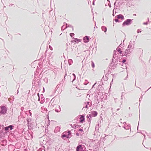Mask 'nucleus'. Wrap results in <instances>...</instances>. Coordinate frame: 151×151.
<instances>
[{"label": "nucleus", "mask_w": 151, "mask_h": 151, "mask_svg": "<svg viewBox=\"0 0 151 151\" xmlns=\"http://www.w3.org/2000/svg\"><path fill=\"white\" fill-rule=\"evenodd\" d=\"M71 131L70 130H68L67 132H65L62 134L61 137L62 138L64 139L65 137V138L68 139L70 138L71 137Z\"/></svg>", "instance_id": "obj_1"}, {"label": "nucleus", "mask_w": 151, "mask_h": 151, "mask_svg": "<svg viewBox=\"0 0 151 151\" xmlns=\"http://www.w3.org/2000/svg\"><path fill=\"white\" fill-rule=\"evenodd\" d=\"M0 107L1 109L0 114L3 115L6 114L7 110V108L4 106H1Z\"/></svg>", "instance_id": "obj_2"}, {"label": "nucleus", "mask_w": 151, "mask_h": 151, "mask_svg": "<svg viewBox=\"0 0 151 151\" xmlns=\"http://www.w3.org/2000/svg\"><path fill=\"white\" fill-rule=\"evenodd\" d=\"M132 19H127L123 22L122 25L123 26H124L125 25H129L132 23Z\"/></svg>", "instance_id": "obj_3"}, {"label": "nucleus", "mask_w": 151, "mask_h": 151, "mask_svg": "<svg viewBox=\"0 0 151 151\" xmlns=\"http://www.w3.org/2000/svg\"><path fill=\"white\" fill-rule=\"evenodd\" d=\"M132 49L127 48V49H126L124 52V55L125 56L127 57L129 55V54L132 52Z\"/></svg>", "instance_id": "obj_4"}, {"label": "nucleus", "mask_w": 151, "mask_h": 151, "mask_svg": "<svg viewBox=\"0 0 151 151\" xmlns=\"http://www.w3.org/2000/svg\"><path fill=\"white\" fill-rule=\"evenodd\" d=\"M84 146L82 145H80L78 146L76 148V151H84L83 149L84 148Z\"/></svg>", "instance_id": "obj_5"}, {"label": "nucleus", "mask_w": 151, "mask_h": 151, "mask_svg": "<svg viewBox=\"0 0 151 151\" xmlns=\"http://www.w3.org/2000/svg\"><path fill=\"white\" fill-rule=\"evenodd\" d=\"M14 126L13 124L10 125L7 127H4V130L7 131L9 130H11L13 129Z\"/></svg>", "instance_id": "obj_6"}, {"label": "nucleus", "mask_w": 151, "mask_h": 151, "mask_svg": "<svg viewBox=\"0 0 151 151\" xmlns=\"http://www.w3.org/2000/svg\"><path fill=\"white\" fill-rule=\"evenodd\" d=\"M84 104L85 105V107L87 109H88L89 108V107L91 106L92 104V103L89 101L85 102Z\"/></svg>", "instance_id": "obj_7"}, {"label": "nucleus", "mask_w": 151, "mask_h": 151, "mask_svg": "<svg viewBox=\"0 0 151 151\" xmlns=\"http://www.w3.org/2000/svg\"><path fill=\"white\" fill-rule=\"evenodd\" d=\"M15 148L14 146L12 145H10L8 146L9 151H14Z\"/></svg>", "instance_id": "obj_8"}, {"label": "nucleus", "mask_w": 151, "mask_h": 151, "mask_svg": "<svg viewBox=\"0 0 151 151\" xmlns=\"http://www.w3.org/2000/svg\"><path fill=\"white\" fill-rule=\"evenodd\" d=\"M80 123H82L85 121L84 115H80Z\"/></svg>", "instance_id": "obj_9"}, {"label": "nucleus", "mask_w": 151, "mask_h": 151, "mask_svg": "<svg viewBox=\"0 0 151 151\" xmlns=\"http://www.w3.org/2000/svg\"><path fill=\"white\" fill-rule=\"evenodd\" d=\"M134 41L133 42H132L131 41H130L127 47V48H130V49H131L132 48H133L134 46Z\"/></svg>", "instance_id": "obj_10"}, {"label": "nucleus", "mask_w": 151, "mask_h": 151, "mask_svg": "<svg viewBox=\"0 0 151 151\" xmlns=\"http://www.w3.org/2000/svg\"><path fill=\"white\" fill-rule=\"evenodd\" d=\"M115 18H117L118 19H120L121 20H123L124 19V17L123 15L121 14H119L117 16H116Z\"/></svg>", "instance_id": "obj_11"}, {"label": "nucleus", "mask_w": 151, "mask_h": 151, "mask_svg": "<svg viewBox=\"0 0 151 151\" xmlns=\"http://www.w3.org/2000/svg\"><path fill=\"white\" fill-rule=\"evenodd\" d=\"M83 40L85 43H87L89 41V38L88 36H86L83 38Z\"/></svg>", "instance_id": "obj_12"}, {"label": "nucleus", "mask_w": 151, "mask_h": 151, "mask_svg": "<svg viewBox=\"0 0 151 151\" xmlns=\"http://www.w3.org/2000/svg\"><path fill=\"white\" fill-rule=\"evenodd\" d=\"M61 111L60 107L59 105H57L55 109V111L57 112H60Z\"/></svg>", "instance_id": "obj_13"}, {"label": "nucleus", "mask_w": 151, "mask_h": 151, "mask_svg": "<svg viewBox=\"0 0 151 151\" xmlns=\"http://www.w3.org/2000/svg\"><path fill=\"white\" fill-rule=\"evenodd\" d=\"M122 44H120L116 48V50L119 52V54H122V52H123L121 50V49L120 48H119V47H121Z\"/></svg>", "instance_id": "obj_14"}, {"label": "nucleus", "mask_w": 151, "mask_h": 151, "mask_svg": "<svg viewBox=\"0 0 151 151\" xmlns=\"http://www.w3.org/2000/svg\"><path fill=\"white\" fill-rule=\"evenodd\" d=\"M31 119L30 118H27V122L29 127H31Z\"/></svg>", "instance_id": "obj_15"}, {"label": "nucleus", "mask_w": 151, "mask_h": 151, "mask_svg": "<svg viewBox=\"0 0 151 151\" xmlns=\"http://www.w3.org/2000/svg\"><path fill=\"white\" fill-rule=\"evenodd\" d=\"M91 114L92 116L95 117L98 114L97 112L96 111H91Z\"/></svg>", "instance_id": "obj_16"}, {"label": "nucleus", "mask_w": 151, "mask_h": 151, "mask_svg": "<svg viewBox=\"0 0 151 151\" xmlns=\"http://www.w3.org/2000/svg\"><path fill=\"white\" fill-rule=\"evenodd\" d=\"M40 97H41V101L40 102V103L41 104H42L45 101V100H44L45 98H44V97H43V95L42 94H41Z\"/></svg>", "instance_id": "obj_17"}, {"label": "nucleus", "mask_w": 151, "mask_h": 151, "mask_svg": "<svg viewBox=\"0 0 151 151\" xmlns=\"http://www.w3.org/2000/svg\"><path fill=\"white\" fill-rule=\"evenodd\" d=\"M101 29L102 31H104L105 33H106L107 30V28L105 26H102L101 27Z\"/></svg>", "instance_id": "obj_18"}, {"label": "nucleus", "mask_w": 151, "mask_h": 151, "mask_svg": "<svg viewBox=\"0 0 151 151\" xmlns=\"http://www.w3.org/2000/svg\"><path fill=\"white\" fill-rule=\"evenodd\" d=\"M60 128L59 127H56L55 129L54 132H59L60 130Z\"/></svg>", "instance_id": "obj_19"}, {"label": "nucleus", "mask_w": 151, "mask_h": 151, "mask_svg": "<svg viewBox=\"0 0 151 151\" xmlns=\"http://www.w3.org/2000/svg\"><path fill=\"white\" fill-rule=\"evenodd\" d=\"M74 40L73 41L75 42L76 43H78L79 42H81V39L76 38H74Z\"/></svg>", "instance_id": "obj_20"}, {"label": "nucleus", "mask_w": 151, "mask_h": 151, "mask_svg": "<svg viewBox=\"0 0 151 151\" xmlns=\"http://www.w3.org/2000/svg\"><path fill=\"white\" fill-rule=\"evenodd\" d=\"M116 52L115 50L114 51V55L113 56V58L112 59V62H114V60L116 56Z\"/></svg>", "instance_id": "obj_21"}, {"label": "nucleus", "mask_w": 151, "mask_h": 151, "mask_svg": "<svg viewBox=\"0 0 151 151\" xmlns=\"http://www.w3.org/2000/svg\"><path fill=\"white\" fill-rule=\"evenodd\" d=\"M81 127V126L79 125H76V124H74L72 126V127L73 128H78V127Z\"/></svg>", "instance_id": "obj_22"}, {"label": "nucleus", "mask_w": 151, "mask_h": 151, "mask_svg": "<svg viewBox=\"0 0 151 151\" xmlns=\"http://www.w3.org/2000/svg\"><path fill=\"white\" fill-rule=\"evenodd\" d=\"M69 65H71L72 63H73V60L71 59H69L68 60Z\"/></svg>", "instance_id": "obj_23"}, {"label": "nucleus", "mask_w": 151, "mask_h": 151, "mask_svg": "<svg viewBox=\"0 0 151 151\" xmlns=\"http://www.w3.org/2000/svg\"><path fill=\"white\" fill-rule=\"evenodd\" d=\"M71 27V28H72V30H73V26H71V25H70L69 26L68 24H66V27H65V29L67 28V27Z\"/></svg>", "instance_id": "obj_24"}, {"label": "nucleus", "mask_w": 151, "mask_h": 151, "mask_svg": "<svg viewBox=\"0 0 151 151\" xmlns=\"http://www.w3.org/2000/svg\"><path fill=\"white\" fill-rule=\"evenodd\" d=\"M72 75L74 77V78L73 79V81H72L73 82L74 81H75L76 79V76L75 74L74 73H73L72 74Z\"/></svg>", "instance_id": "obj_25"}, {"label": "nucleus", "mask_w": 151, "mask_h": 151, "mask_svg": "<svg viewBox=\"0 0 151 151\" xmlns=\"http://www.w3.org/2000/svg\"><path fill=\"white\" fill-rule=\"evenodd\" d=\"M148 19V22H144L143 23V24H144V25H147L148 24V22L149 21V18H148L147 19Z\"/></svg>", "instance_id": "obj_26"}, {"label": "nucleus", "mask_w": 151, "mask_h": 151, "mask_svg": "<svg viewBox=\"0 0 151 151\" xmlns=\"http://www.w3.org/2000/svg\"><path fill=\"white\" fill-rule=\"evenodd\" d=\"M91 66L92 68H94L95 67V64L93 61H92Z\"/></svg>", "instance_id": "obj_27"}, {"label": "nucleus", "mask_w": 151, "mask_h": 151, "mask_svg": "<svg viewBox=\"0 0 151 151\" xmlns=\"http://www.w3.org/2000/svg\"><path fill=\"white\" fill-rule=\"evenodd\" d=\"M115 21L116 22H120L119 21V19H118L117 18L116 19H115Z\"/></svg>", "instance_id": "obj_28"}, {"label": "nucleus", "mask_w": 151, "mask_h": 151, "mask_svg": "<svg viewBox=\"0 0 151 151\" xmlns=\"http://www.w3.org/2000/svg\"><path fill=\"white\" fill-rule=\"evenodd\" d=\"M70 36L71 37H73V36L74 35V33H71L70 34Z\"/></svg>", "instance_id": "obj_29"}, {"label": "nucleus", "mask_w": 151, "mask_h": 151, "mask_svg": "<svg viewBox=\"0 0 151 151\" xmlns=\"http://www.w3.org/2000/svg\"><path fill=\"white\" fill-rule=\"evenodd\" d=\"M122 3H123V2L121 1H120L119 2H118V4L120 6L122 4Z\"/></svg>", "instance_id": "obj_30"}, {"label": "nucleus", "mask_w": 151, "mask_h": 151, "mask_svg": "<svg viewBox=\"0 0 151 151\" xmlns=\"http://www.w3.org/2000/svg\"><path fill=\"white\" fill-rule=\"evenodd\" d=\"M33 96H35V97H37V96L38 97H40V96L39 93H37V95H35V94H34V95H33Z\"/></svg>", "instance_id": "obj_31"}, {"label": "nucleus", "mask_w": 151, "mask_h": 151, "mask_svg": "<svg viewBox=\"0 0 151 151\" xmlns=\"http://www.w3.org/2000/svg\"><path fill=\"white\" fill-rule=\"evenodd\" d=\"M126 127L127 128H129H129L131 129V128L130 127V124H127V126H126Z\"/></svg>", "instance_id": "obj_32"}, {"label": "nucleus", "mask_w": 151, "mask_h": 151, "mask_svg": "<svg viewBox=\"0 0 151 151\" xmlns=\"http://www.w3.org/2000/svg\"><path fill=\"white\" fill-rule=\"evenodd\" d=\"M126 61V60L125 59H124L123 60L122 62L123 63H124Z\"/></svg>", "instance_id": "obj_33"}, {"label": "nucleus", "mask_w": 151, "mask_h": 151, "mask_svg": "<svg viewBox=\"0 0 151 151\" xmlns=\"http://www.w3.org/2000/svg\"><path fill=\"white\" fill-rule=\"evenodd\" d=\"M42 147H40L38 150V151H42Z\"/></svg>", "instance_id": "obj_34"}, {"label": "nucleus", "mask_w": 151, "mask_h": 151, "mask_svg": "<svg viewBox=\"0 0 151 151\" xmlns=\"http://www.w3.org/2000/svg\"><path fill=\"white\" fill-rule=\"evenodd\" d=\"M124 129H126V130H127V129H129V128H127L126 127V126H124L123 127Z\"/></svg>", "instance_id": "obj_35"}, {"label": "nucleus", "mask_w": 151, "mask_h": 151, "mask_svg": "<svg viewBox=\"0 0 151 151\" xmlns=\"http://www.w3.org/2000/svg\"><path fill=\"white\" fill-rule=\"evenodd\" d=\"M49 48L51 50H52V48L50 45L49 46Z\"/></svg>", "instance_id": "obj_36"}, {"label": "nucleus", "mask_w": 151, "mask_h": 151, "mask_svg": "<svg viewBox=\"0 0 151 151\" xmlns=\"http://www.w3.org/2000/svg\"><path fill=\"white\" fill-rule=\"evenodd\" d=\"M82 129H79L78 131H81V132H83V130L82 129L83 127H82Z\"/></svg>", "instance_id": "obj_37"}, {"label": "nucleus", "mask_w": 151, "mask_h": 151, "mask_svg": "<svg viewBox=\"0 0 151 151\" xmlns=\"http://www.w3.org/2000/svg\"><path fill=\"white\" fill-rule=\"evenodd\" d=\"M137 33L141 32V30H140L139 29H138L137 30Z\"/></svg>", "instance_id": "obj_38"}, {"label": "nucleus", "mask_w": 151, "mask_h": 151, "mask_svg": "<svg viewBox=\"0 0 151 151\" xmlns=\"http://www.w3.org/2000/svg\"><path fill=\"white\" fill-rule=\"evenodd\" d=\"M91 118H90L89 119V120L88 121V123H89V124H90L91 123Z\"/></svg>", "instance_id": "obj_39"}, {"label": "nucleus", "mask_w": 151, "mask_h": 151, "mask_svg": "<svg viewBox=\"0 0 151 151\" xmlns=\"http://www.w3.org/2000/svg\"><path fill=\"white\" fill-rule=\"evenodd\" d=\"M89 83V82H87V83L84 82V83L83 84H84V85H86L87 84H88V83Z\"/></svg>", "instance_id": "obj_40"}, {"label": "nucleus", "mask_w": 151, "mask_h": 151, "mask_svg": "<svg viewBox=\"0 0 151 151\" xmlns=\"http://www.w3.org/2000/svg\"><path fill=\"white\" fill-rule=\"evenodd\" d=\"M24 109V108L22 106V107L21 108V110L22 111H23Z\"/></svg>", "instance_id": "obj_41"}, {"label": "nucleus", "mask_w": 151, "mask_h": 151, "mask_svg": "<svg viewBox=\"0 0 151 151\" xmlns=\"http://www.w3.org/2000/svg\"><path fill=\"white\" fill-rule=\"evenodd\" d=\"M42 149H44V151H46L45 149V147L44 146H42Z\"/></svg>", "instance_id": "obj_42"}, {"label": "nucleus", "mask_w": 151, "mask_h": 151, "mask_svg": "<svg viewBox=\"0 0 151 151\" xmlns=\"http://www.w3.org/2000/svg\"><path fill=\"white\" fill-rule=\"evenodd\" d=\"M89 116V117H90V118H91L92 117V114H89V115H88Z\"/></svg>", "instance_id": "obj_43"}, {"label": "nucleus", "mask_w": 151, "mask_h": 151, "mask_svg": "<svg viewBox=\"0 0 151 151\" xmlns=\"http://www.w3.org/2000/svg\"><path fill=\"white\" fill-rule=\"evenodd\" d=\"M114 9L113 10V14H112V15L113 16H114L115 15H114Z\"/></svg>", "instance_id": "obj_44"}, {"label": "nucleus", "mask_w": 151, "mask_h": 151, "mask_svg": "<svg viewBox=\"0 0 151 151\" xmlns=\"http://www.w3.org/2000/svg\"><path fill=\"white\" fill-rule=\"evenodd\" d=\"M37 72H36V73H35V74H34V77H35V76H36L37 75Z\"/></svg>", "instance_id": "obj_45"}, {"label": "nucleus", "mask_w": 151, "mask_h": 151, "mask_svg": "<svg viewBox=\"0 0 151 151\" xmlns=\"http://www.w3.org/2000/svg\"><path fill=\"white\" fill-rule=\"evenodd\" d=\"M79 134L78 133V132H77V133H76V136H79Z\"/></svg>", "instance_id": "obj_46"}, {"label": "nucleus", "mask_w": 151, "mask_h": 151, "mask_svg": "<svg viewBox=\"0 0 151 151\" xmlns=\"http://www.w3.org/2000/svg\"><path fill=\"white\" fill-rule=\"evenodd\" d=\"M142 97V96L141 97L139 98V101H140V100L141 99Z\"/></svg>", "instance_id": "obj_47"}, {"label": "nucleus", "mask_w": 151, "mask_h": 151, "mask_svg": "<svg viewBox=\"0 0 151 151\" xmlns=\"http://www.w3.org/2000/svg\"><path fill=\"white\" fill-rule=\"evenodd\" d=\"M142 97V96L141 97L139 98V101H140V100L141 99Z\"/></svg>", "instance_id": "obj_48"}, {"label": "nucleus", "mask_w": 151, "mask_h": 151, "mask_svg": "<svg viewBox=\"0 0 151 151\" xmlns=\"http://www.w3.org/2000/svg\"><path fill=\"white\" fill-rule=\"evenodd\" d=\"M122 54L121 56H125L124 55V53H123V52H122V54Z\"/></svg>", "instance_id": "obj_49"}, {"label": "nucleus", "mask_w": 151, "mask_h": 151, "mask_svg": "<svg viewBox=\"0 0 151 151\" xmlns=\"http://www.w3.org/2000/svg\"><path fill=\"white\" fill-rule=\"evenodd\" d=\"M44 80H45H45H46V81H47V78H45V79H44Z\"/></svg>", "instance_id": "obj_50"}, {"label": "nucleus", "mask_w": 151, "mask_h": 151, "mask_svg": "<svg viewBox=\"0 0 151 151\" xmlns=\"http://www.w3.org/2000/svg\"><path fill=\"white\" fill-rule=\"evenodd\" d=\"M109 7L110 8H111V6L110 3L109 4Z\"/></svg>", "instance_id": "obj_51"}, {"label": "nucleus", "mask_w": 151, "mask_h": 151, "mask_svg": "<svg viewBox=\"0 0 151 151\" xmlns=\"http://www.w3.org/2000/svg\"><path fill=\"white\" fill-rule=\"evenodd\" d=\"M19 83L18 84V85H17V87H18V88H19V87H20V85H19Z\"/></svg>", "instance_id": "obj_52"}, {"label": "nucleus", "mask_w": 151, "mask_h": 151, "mask_svg": "<svg viewBox=\"0 0 151 151\" xmlns=\"http://www.w3.org/2000/svg\"><path fill=\"white\" fill-rule=\"evenodd\" d=\"M94 2H95L94 1H93V2H92V4L93 5H94V4H95Z\"/></svg>", "instance_id": "obj_53"}, {"label": "nucleus", "mask_w": 151, "mask_h": 151, "mask_svg": "<svg viewBox=\"0 0 151 151\" xmlns=\"http://www.w3.org/2000/svg\"><path fill=\"white\" fill-rule=\"evenodd\" d=\"M52 106L53 107L54 106V104L53 103H52V104H51V106Z\"/></svg>", "instance_id": "obj_54"}, {"label": "nucleus", "mask_w": 151, "mask_h": 151, "mask_svg": "<svg viewBox=\"0 0 151 151\" xmlns=\"http://www.w3.org/2000/svg\"><path fill=\"white\" fill-rule=\"evenodd\" d=\"M109 74L107 73H106L105 75V76L106 77H107V76H108Z\"/></svg>", "instance_id": "obj_55"}, {"label": "nucleus", "mask_w": 151, "mask_h": 151, "mask_svg": "<svg viewBox=\"0 0 151 151\" xmlns=\"http://www.w3.org/2000/svg\"><path fill=\"white\" fill-rule=\"evenodd\" d=\"M38 101H40V97H38Z\"/></svg>", "instance_id": "obj_56"}, {"label": "nucleus", "mask_w": 151, "mask_h": 151, "mask_svg": "<svg viewBox=\"0 0 151 151\" xmlns=\"http://www.w3.org/2000/svg\"><path fill=\"white\" fill-rule=\"evenodd\" d=\"M67 75V73H65V75L64 77V78L65 79V77Z\"/></svg>", "instance_id": "obj_57"}, {"label": "nucleus", "mask_w": 151, "mask_h": 151, "mask_svg": "<svg viewBox=\"0 0 151 151\" xmlns=\"http://www.w3.org/2000/svg\"><path fill=\"white\" fill-rule=\"evenodd\" d=\"M117 1V0H116V2L114 3V7L115 6L116 3V1Z\"/></svg>", "instance_id": "obj_58"}, {"label": "nucleus", "mask_w": 151, "mask_h": 151, "mask_svg": "<svg viewBox=\"0 0 151 151\" xmlns=\"http://www.w3.org/2000/svg\"><path fill=\"white\" fill-rule=\"evenodd\" d=\"M150 88H151V87H150V88L148 89L147 90V91L145 92H145H146V91H147L148 90H149V89H150Z\"/></svg>", "instance_id": "obj_59"}, {"label": "nucleus", "mask_w": 151, "mask_h": 151, "mask_svg": "<svg viewBox=\"0 0 151 151\" xmlns=\"http://www.w3.org/2000/svg\"><path fill=\"white\" fill-rule=\"evenodd\" d=\"M123 124H124V125L127 124L126 122H124L123 123Z\"/></svg>", "instance_id": "obj_60"}, {"label": "nucleus", "mask_w": 151, "mask_h": 151, "mask_svg": "<svg viewBox=\"0 0 151 151\" xmlns=\"http://www.w3.org/2000/svg\"><path fill=\"white\" fill-rule=\"evenodd\" d=\"M40 146H42H42H43V144H41V143H40Z\"/></svg>", "instance_id": "obj_61"}, {"label": "nucleus", "mask_w": 151, "mask_h": 151, "mask_svg": "<svg viewBox=\"0 0 151 151\" xmlns=\"http://www.w3.org/2000/svg\"><path fill=\"white\" fill-rule=\"evenodd\" d=\"M86 118H89V116L88 115H87V116H86Z\"/></svg>", "instance_id": "obj_62"}, {"label": "nucleus", "mask_w": 151, "mask_h": 151, "mask_svg": "<svg viewBox=\"0 0 151 151\" xmlns=\"http://www.w3.org/2000/svg\"><path fill=\"white\" fill-rule=\"evenodd\" d=\"M113 79H112V81L111 82V83H110V84L111 85L112 84V81H113Z\"/></svg>", "instance_id": "obj_63"}, {"label": "nucleus", "mask_w": 151, "mask_h": 151, "mask_svg": "<svg viewBox=\"0 0 151 151\" xmlns=\"http://www.w3.org/2000/svg\"><path fill=\"white\" fill-rule=\"evenodd\" d=\"M143 135H144V137H145H145H146L145 135V134H144Z\"/></svg>", "instance_id": "obj_64"}]
</instances>
